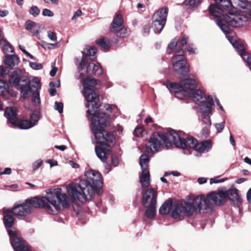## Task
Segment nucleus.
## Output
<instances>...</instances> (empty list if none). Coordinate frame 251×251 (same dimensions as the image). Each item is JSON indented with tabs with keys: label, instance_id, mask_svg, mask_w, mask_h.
<instances>
[{
	"label": "nucleus",
	"instance_id": "nucleus-11",
	"mask_svg": "<svg viewBox=\"0 0 251 251\" xmlns=\"http://www.w3.org/2000/svg\"><path fill=\"white\" fill-rule=\"evenodd\" d=\"M174 71L182 75H186L189 72V65L185 59L183 54L173 56L172 59Z\"/></svg>",
	"mask_w": 251,
	"mask_h": 251
},
{
	"label": "nucleus",
	"instance_id": "nucleus-59",
	"mask_svg": "<svg viewBox=\"0 0 251 251\" xmlns=\"http://www.w3.org/2000/svg\"><path fill=\"white\" fill-rule=\"evenodd\" d=\"M11 173V170L10 168H6L3 172L1 174H7V175H9Z\"/></svg>",
	"mask_w": 251,
	"mask_h": 251
},
{
	"label": "nucleus",
	"instance_id": "nucleus-33",
	"mask_svg": "<svg viewBox=\"0 0 251 251\" xmlns=\"http://www.w3.org/2000/svg\"><path fill=\"white\" fill-rule=\"evenodd\" d=\"M34 126V124H33L32 122L27 120H22L20 122L18 121L17 126L20 129H26L31 128Z\"/></svg>",
	"mask_w": 251,
	"mask_h": 251
},
{
	"label": "nucleus",
	"instance_id": "nucleus-38",
	"mask_svg": "<svg viewBox=\"0 0 251 251\" xmlns=\"http://www.w3.org/2000/svg\"><path fill=\"white\" fill-rule=\"evenodd\" d=\"M40 119V115L38 112L34 111L30 115V122H32L34 126L37 124Z\"/></svg>",
	"mask_w": 251,
	"mask_h": 251
},
{
	"label": "nucleus",
	"instance_id": "nucleus-24",
	"mask_svg": "<svg viewBox=\"0 0 251 251\" xmlns=\"http://www.w3.org/2000/svg\"><path fill=\"white\" fill-rule=\"evenodd\" d=\"M150 175L148 170H142L140 182L142 187L147 188L150 184Z\"/></svg>",
	"mask_w": 251,
	"mask_h": 251
},
{
	"label": "nucleus",
	"instance_id": "nucleus-62",
	"mask_svg": "<svg viewBox=\"0 0 251 251\" xmlns=\"http://www.w3.org/2000/svg\"><path fill=\"white\" fill-rule=\"evenodd\" d=\"M70 164L71 165V166L73 167V168H78L79 167V165L78 164H77V163H75L74 161H70Z\"/></svg>",
	"mask_w": 251,
	"mask_h": 251
},
{
	"label": "nucleus",
	"instance_id": "nucleus-40",
	"mask_svg": "<svg viewBox=\"0 0 251 251\" xmlns=\"http://www.w3.org/2000/svg\"><path fill=\"white\" fill-rule=\"evenodd\" d=\"M3 51L5 53L13 52L14 49L9 43H6L3 46Z\"/></svg>",
	"mask_w": 251,
	"mask_h": 251
},
{
	"label": "nucleus",
	"instance_id": "nucleus-30",
	"mask_svg": "<svg viewBox=\"0 0 251 251\" xmlns=\"http://www.w3.org/2000/svg\"><path fill=\"white\" fill-rule=\"evenodd\" d=\"M166 23H162V22L158 20H153L152 21V27L153 31L155 33H160L163 30Z\"/></svg>",
	"mask_w": 251,
	"mask_h": 251
},
{
	"label": "nucleus",
	"instance_id": "nucleus-44",
	"mask_svg": "<svg viewBox=\"0 0 251 251\" xmlns=\"http://www.w3.org/2000/svg\"><path fill=\"white\" fill-rule=\"evenodd\" d=\"M224 124L225 122H223L220 123H216L214 125L218 132H221L222 131L225 127Z\"/></svg>",
	"mask_w": 251,
	"mask_h": 251
},
{
	"label": "nucleus",
	"instance_id": "nucleus-55",
	"mask_svg": "<svg viewBox=\"0 0 251 251\" xmlns=\"http://www.w3.org/2000/svg\"><path fill=\"white\" fill-rule=\"evenodd\" d=\"M207 179L204 177H200L198 179V182L200 184H202L206 182Z\"/></svg>",
	"mask_w": 251,
	"mask_h": 251
},
{
	"label": "nucleus",
	"instance_id": "nucleus-20",
	"mask_svg": "<svg viewBox=\"0 0 251 251\" xmlns=\"http://www.w3.org/2000/svg\"><path fill=\"white\" fill-rule=\"evenodd\" d=\"M11 210L15 216L20 217L30 213L32 208L30 205L26 204L25 203L23 204L15 205Z\"/></svg>",
	"mask_w": 251,
	"mask_h": 251
},
{
	"label": "nucleus",
	"instance_id": "nucleus-18",
	"mask_svg": "<svg viewBox=\"0 0 251 251\" xmlns=\"http://www.w3.org/2000/svg\"><path fill=\"white\" fill-rule=\"evenodd\" d=\"M170 93H174L175 97L178 99H182L184 96L183 87L179 83L176 82H170L165 84Z\"/></svg>",
	"mask_w": 251,
	"mask_h": 251
},
{
	"label": "nucleus",
	"instance_id": "nucleus-58",
	"mask_svg": "<svg viewBox=\"0 0 251 251\" xmlns=\"http://www.w3.org/2000/svg\"><path fill=\"white\" fill-rule=\"evenodd\" d=\"M55 148L56 149L60 150H61L62 151H64L66 149V147L65 145H60V146L56 145L55 146Z\"/></svg>",
	"mask_w": 251,
	"mask_h": 251
},
{
	"label": "nucleus",
	"instance_id": "nucleus-49",
	"mask_svg": "<svg viewBox=\"0 0 251 251\" xmlns=\"http://www.w3.org/2000/svg\"><path fill=\"white\" fill-rule=\"evenodd\" d=\"M8 74L7 70L2 66H0V76H3Z\"/></svg>",
	"mask_w": 251,
	"mask_h": 251
},
{
	"label": "nucleus",
	"instance_id": "nucleus-7",
	"mask_svg": "<svg viewBox=\"0 0 251 251\" xmlns=\"http://www.w3.org/2000/svg\"><path fill=\"white\" fill-rule=\"evenodd\" d=\"M61 191V188H57L53 190L51 194L46 197L41 199L36 197L27 199L25 200V203L36 208H45L49 213L54 214V212L49 203L54 207L56 211L61 209V206L64 208H68L70 206L68 197L65 193H62Z\"/></svg>",
	"mask_w": 251,
	"mask_h": 251
},
{
	"label": "nucleus",
	"instance_id": "nucleus-57",
	"mask_svg": "<svg viewBox=\"0 0 251 251\" xmlns=\"http://www.w3.org/2000/svg\"><path fill=\"white\" fill-rule=\"evenodd\" d=\"M8 12L7 10H0V16L1 17H4L7 16Z\"/></svg>",
	"mask_w": 251,
	"mask_h": 251
},
{
	"label": "nucleus",
	"instance_id": "nucleus-51",
	"mask_svg": "<svg viewBox=\"0 0 251 251\" xmlns=\"http://www.w3.org/2000/svg\"><path fill=\"white\" fill-rule=\"evenodd\" d=\"M82 11L81 10L78 9L75 12L73 16L72 17V20H74L76 19L78 17L82 15Z\"/></svg>",
	"mask_w": 251,
	"mask_h": 251
},
{
	"label": "nucleus",
	"instance_id": "nucleus-3",
	"mask_svg": "<svg viewBox=\"0 0 251 251\" xmlns=\"http://www.w3.org/2000/svg\"><path fill=\"white\" fill-rule=\"evenodd\" d=\"M217 7L210 5L209 10L210 14L215 17V21L221 29L226 35L227 38L233 47L237 50L243 60L247 63L251 71V55L245 50L243 44L236 36L230 32L228 25L238 27L244 25L247 21V18L240 14L229 12L230 7L227 10L226 7Z\"/></svg>",
	"mask_w": 251,
	"mask_h": 251
},
{
	"label": "nucleus",
	"instance_id": "nucleus-53",
	"mask_svg": "<svg viewBox=\"0 0 251 251\" xmlns=\"http://www.w3.org/2000/svg\"><path fill=\"white\" fill-rule=\"evenodd\" d=\"M46 162L47 163H49L50 164V167H54V166H56L58 165L57 164V161H54L53 162L50 159H48V160H46Z\"/></svg>",
	"mask_w": 251,
	"mask_h": 251
},
{
	"label": "nucleus",
	"instance_id": "nucleus-35",
	"mask_svg": "<svg viewBox=\"0 0 251 251\" xmlns=\"http://www.w3.org/2000/svg\"><path fill=\"white\" fill-rule=\"evenodd\" d=\"M50 88L49 90V92L51 96L55 95L56 93V91L54 88L55 87H59L60 85V81L58 80L56 82H54L52 81L50 82Z\"/></svg>",
	"mask_w": 251,
	"mask_h": 251
},
{
	"label": "nucleus",
	"instance_id": "nucleus-15",
	"mask_svg": "<svg viewBox=\"0 0 251 251\" xmlns=\"http://www.w3.org/2000/svg\"><path fill=\"white\" fill-rule=\"evenodd\" d=\"M217 4L220 8L226 7V9L233 7L236 9H247L249 5L248 0H216Z\"/></svg>",
	"mask_w": 251,
	"mask_h": 251
},
{
	"label": "nucleus",
	"instance_id": "nucleus-13",
	"mask_svg": "<svg viewBox=\"0 0 251 251\" xmlns=\"http://www.w3.org/2000/svg\"><path fill=\"white\" fill-rule=\"evenodd\" d=\"M79 69L81 70L86 69L88 74H93L98 75H101L103 73L102 69L99 63H98L96 64L93 62H88V60L85 56L82 57Z\"/></svg>",
	"mask_w": 251,
	"mask_h": 251
},
{
	"label": "nucleus",
	"instance_id": "nucleus-28",
	"mask_svg": "<svg viewBox=\"0 0 251 251\" xmlns=\"http://www.w3.org/2000/svg\"><path fill=\"white\" fill-rule=\"evenodd\" d=\"M172 206V201L171 200H167L159 208V213L163 215L168 214L170 212Z\"/></svg>",
	"mask_w": 251,
	"mask_h": 251
},
{
	"label": "nucleus",
	"instance_id": "nucleus-60",
	"mask_svg": "<svg viewBox=\"0 0 251 251\" xmlns=\"http://www.w3.org/2000/svg\"><path fill=\"white\" fill-rule=\"evenodd\" d=\"M247 179L246 178H240L236 180V182L238 184L242 183L245 181H246Z\"/></svg>",
	"mask_w": 251,
	"mask_h": 251
},
{
	"label": "nucleus",
	"instance_id": "nucleus-10",
	"mask_svg": "<svg viewBox=\"0 0 251 251\" xmlns=\"http://www.w3.org/2000/svg\"><path fill=\"white\" fill-rule=\"evenodd\" d=\"M11 244L15 251H31L26 242L20 237L17 232L13 229H7Z\"/></svg>",
	"mask_w": 251,
	"mask_h": 251
},
{
	"label": "nucleus",
	"instance_id": "nucleus-46",
	"mask_svg": "<svg viewBox=\"0 0 251 251\" xmlns=\"http://www.w3.org/2000/svg\"><path fill=\"white\" fill-rule=\"evenodd\" d=\"M186 50L190 53L196 54V49L194 48V45L193 44H189L187 46L186 48Z\"/></svg>",
	"mask_w": 251,
	"mask_h": 251
},
{
	"label": "nucleus",
	"instance_id": "nucleus-50",
	"mask_svg": "<svg viewBox=\"0 0 251 251\" xmlns=\"http://www.w3.org/2000/svg\"><path fill=\"white\" fill-rule=\"evenodd\" d=\"M112 158V163L113 166H117L119 164V159L116 156L112 155L111 156Z\"/></svg>",
	"mask_w": 251,
	"mask_h": 251
},
{
	"label": "nucleus",
	"instance_id": "nucleus-23",
	"mask_svg": "<svg viewBox=\"0 0 251 251\" xmlns=\"http://www.w3.org/2000/svg\"><path fill=\"white\" fill-rule=\"evenodd\" d=\"M25 28L34 35L38 37L39 35V29L41 25L31 20L27 21L25 23Z\"/></svg>",
	"mask_w": 251,
	"mask_h": 251
},
{
	"label": "nucleus",
	"instance_id": "nucleus-1",
	"mask_svg": "<svg viewBox=\"0 0 251 251\" xmlns=\"http://www.w3.org/2000/svg\"><path fill=\"white\" fill-rule=\"evenodd\" d=\"M228 198L235 206H239L242 199L236 189L229 190L226 192H211L206 197L200 196L190 199L184 203H176L174 205L171 212L172 217L177 220H181L184 217H190L195 211L200 212L202 209L211 208L213 204L220 205Z\"/></svg>",
	"mask_w": 251,
	"mask_h": 251
},
{
	"label": "nucleus",
	"instance_id": "nucleus-22",
	"mask_svg": "<svg viewBox=\"0 0 251 251\" xmlns=\"http://www.w3.org/2000/svg\"><path fill=\"white\" fill-rule=\"evenodd\" d=\"M180 84L183 87L184 93L193 91L197 87V82L195 79L186 78L180 80Z\"/></svg>",
	"mask_w": 251,
	"mask_h": 251
},
{
	"label": "nucleus",
	"instance_id": "nucleus-4",
	"mask_svg": "<svg viewBox=\"0 0 251 251\" xmlns=\"http://www.w3.org/2000/svg\"><path fill=\"white\" fill-rule=\"evenodd\" d=\"M103 185L100 174L97 171L88 170L85 172L84 178L80 179L78 184H72L67 187V192L73 201L81 203L91 199L96 193H99Z\"/></svg>",
	"mask_w": 251,
	"mask_h": 251
},
{
	"label": "nucleus",
	"instance_id": "nucleus-9",
	"mask_svg": "<svg viewBox=\"0 0 251 251\" xmlns=\"http://www.w3.org/2000/svg\"><path fill=\"white\" fill-rule=\"evenodd\" d=\"M190 97L199 106V111L201 113H211L212 107L214 105L212 98L208 96L206 97L204 93L201 90L198 89L190 94Z\"/></svg>",
	"mask_w": 251,
	"mask_h": 251
},
{
	"label": "nucleus",
	"instance_id": "nucleus-43",
	"mask_svg": "<svg viewBox=\"0 0 251 251\" xmlns=\"http://www.w3.org/2000/svg\"><path fill=\"white\" fill-rule=\"evenodd\" d=\"M29 65L31 68L36 70H40L43 68V65L37 62H29Z\"/></svg>",
	"mask_w": 251,
	"mask_h": 251
},
{
	"label": "nucleus",
	"instance_id": "nucleus-45",
	"mask_svg": "<svg viewBox=\"0 0 251 251\" xmlns=\"http://www.w3.org/2000/svg\"><path fill=\"white\" fill-rule=\"evenodd\" d=\"M48 37L49 38L53 41L56 42L57 41V37L55 33L52 31H48Z\"/></svg>",
	"mask_w": 251,
	"mask_h": 251
},
{
	"label": "nucleus",
	"instance_id": "nucleus-14",
	"mask_svg": "<svg viewBox=\"0 0 251 251\" xmlns=\"http://www.w3.org/2000/svg\"><path fill=\"white\" fill-rule=\"evenodd\" d=\"M187 41L188 37L185 36H184L180 41L176 38L172 39L170 43L168 45L167 49V53L171 54L174 51L175 52V55L183 54L184 51L182 48L187 44Z\"/></svg>",
	"mask_w": 251,
	"mask_h": 251
},
{
	"label": "nucleus",
	"instance_id": "nucleus-61",
	"mask_svg": "<svg viewBox=\"0 0 251 251\" xmlns=\"http://www.w3.org/2000/svg\"><path fill=\"white\" fill-rule=\"evenodd\" d=\"M150 26L148 25H145L144 27V32L146 34H149L150 32Z\"/></svg>",
	"mask_w": 251,
	"mask_h": 251
},
{
	"label": "nucleus",
	"instance_id": "nucleus-31",
	"mask_svg": "<svg viewBox=\"0 0 251 251\" xmlns=\"http://www.w3.org/2000/svg\"><path fill=\"white\" fill-rule=\"evenodd\" d=\"M8 85L6 81L0 80V95L3 97H5L7 94H9L8 89Z\"/></svg>",
	"mask_w": 251,
	"mask_h": 251
},
{
	"label": "nucleus",
	"instance_id": "nucleus-2",
	"mask_svg": "<svg viewBox=\"0 0 251 251\" xmlns=\"http://www.w3.org/2000/svg\"><path fill=\"white\" fill-rule=\"evenodd\" d=\"M173 143L177 148L184 150L193 149L195 151V155L197 156L208 152L212 146L209 140L199 143L192 137H184L182 132L171 130L170 133H153L146 146L145 151L148 153H154L158 151L161 147L169 149L173 147Z\"/></svg>",
	"mask_w": 251,
	"mask_h": 251
},
{
	"label": "nucleus",
	"instance_id": "nucleus-36",
	"mask_svg": "<svg viewBox=\"0 0 251 251\" xmlns=\"http://www.w3.org/2000/svg\"><path fill=\"white\" fill-rule=\"evenodd\" d=\"M96 52L97 49L95 47H88L86 48V52L85 54H83L82 57L85 56L87 58L88 62H89L88 57L94 56Z\"/></svg>",
	"mask_w": 251,
	"mask_h": 251
},
{
	"label": "nucleus",
	"instance_id": "nucleus-17",
	"mask_svg": "<svg viewBox=\"0 0 251 251\" xmlns=\"http://www.w3.org/2000/svg\"><path fill=\"white\" fill-rule=\"evenodd\" d=\"M4 116L7 119V123L11 127H16L18 124L17 110L15 107L6 108Z\"/></svg>",
	"mask_w": 251,
	"mask_h": 251
},
{
	"label": "nucleus",
	"instance_id": "nucleus-32",
	"mask_svg": "<svg viewBox=\"0 0 251 251\" xmlns=\"http://www.w3.org/2000/svg\"><path fill=\"white\" fill-rule=\"evenodd\" d=\"M149 162V156L147 154H142L140 157V165L141 170H148Z\"/></svg>",
	"mask_w": 251,
	"mask_h": 251
},
{
	"label": "nucleus",
	"instance_id": "nucleus-54",
	"mask_svg": "<svg viewBox=\"0 0 251 251\" xmlns=\"http://www.w3.org/2000/svg\"><path fill=\"white\" fill-rule=\"evenodd\" d=\"M57 71V68L55 67H52V69L50 71V75L51 76H54Z\"/></svg>",
	"mask_w": 251,
	"mask_h": 251
},
{
	"label": "nucleus",
	"instance_id": "nucleus-26",
	"mask_svg": "<svg viewBox=\"0 0 251 251\" xmlns=\"http://www.w3.org/2000/svg\"><path fill=\"white\" fill-rule=\"evenodd\" d=\"M4 61L7 67L11 68L16 65H18L20 60L19 58L15 55H7L5 56Z\"/></svg>",
	"mask_w": 251,
	"mask_h": 251
},
{
	"label": "nucleus",
	"instance_id": "nucleus-27",
	"mask_svg": "<svg viewBox=\"0 0 251 251\" xmlns=\"http://www.w3.org/2000/svg\"><path fill=\"white\" fill-rule=\"evenodd\" d=\"M201 2L202 0H185L182 4L186 9L194 10L200 6Z\"/></svg>",
	"mask_w": 251,
	"mask_h": 251
},
{
	"label": "nucleus",
	"instance_id": "nucleus-6",
	"mask_svg": "<svg viewBox=\"0 0 251 251\" xmlns=\"http://www.w3.org/2000/svg\"><path fill=\"white\" fill-rule=\"evenodd\" d=\"M84 85L83 94L87 101V116L89 119L92 117H103L104 115H107L115 112L117 110V107L115 105H110L105 104L104 106L106 112H98V109L100 106L99 103V97L95 90L99 88L100 85L96 79L87 77L83 80Z\"/></svg>",
	"mask_w": 251,
	"mask_h": 251
},
{
	"label": "nucleus",
	"instance_id": "nucleus-16",
	"mask_svg": "<svg viewBox=\"0 0 251 251\" xmlns=\"http://www.w3.org/2000/svg\"><path fill=\"white\" fill-rule=\"evenodd\" d=\"M157 193L153 189L147 190L143 194L142 204L144 206L156 205Z\"/></svg>",
	"mask_w": 251,
	"mask_h": 251
},
{
	"label": "nucleus",
	"instance_id": "nucleus-21",
	"mask_svg": "<svg viewBox=\"0 0 251 251\" xmlns=\"http://www.w3.org/2000/svg\"><path fill=\"white\" fill-rule=\"evenodd\" d=\"M168 13V8L161 7L159 8L153 15L152 20H158L162 23H166Z\"/></svg>",
	"mask_w": 251,
	"mask_h": 251
},
{
	"label": "nucleus",
	"instance_id": "nucleus-56",
	"mask_svg": "<svg viewBox=\"0 0 251 251\" xmlns=\"http://www.w3.org/2000/svg\"><path fill=\"white\" fill-rule=\"evenodd\" d=\"M247 198L248 201L251 202V188L248 190L247 193Z\"/></svg>",
	"mask_w": 251,
	"mask_h": 251
},
{
	"label": "nucleus",
	"instance_id": "nucleus-48",
	"mask_svg": "<svg viewBox=\"0 0 251 251\" xmlns=\"http://www.w3.org/2000/svg\"><path fill=\"white\" fill-rule=\"evenodd\" d=\"M43 161L41 159L38 160L34 162L32 164V168L33 170L38 169L42 164Z\"/></svg>",
	"mask_w": 251,
	"mask_h": 251
},
{
	"label": "nucleus",
	"instance_id": "nucleus-52",
	"mask_svg": "<svg viewBox=\"0 0 251 251\" xmlns=\"http://www.w3.org/2000/svg\"><path fill=\"white\" fill-rule=\"evenodd\" d=\"M224 181V179H218L216 178H212L210 179V183L211 184L214 183H218L220 182H223Z\"/></svg>",
	"mask_w": 251,
	"mask_h": 251
},
{
	"label": "nucleus",
	"instance_id": "nucleus-8",
	"mask_svg": "<svg viewBox=\"0 0 251 251\" xmlns=\"http://www.w3.org/2000/svg\"><path fill=\"white\" fill-rule=\"evenodd\" d=\"M9 83L11 86L20 91L21 97L23 99H26L30 96L31 82L25 77L22 76L20 70L15 71L10 75Z\"/></svg>",
	"mask_w": 251,
	"mask_h": 251
},
{
	"label": "nucleus",
	"instance_id": "nucleus-12",
	"mask_svg": "<svg viewBox=\"0 0 251 251\" xmlns=\"http://www.w3.org/2000/svg\"><path fill=\"white\" fill-rule=\"evenodd\" d=\"M123 19L122 16L118 14L113 19L111 25V32L116 33L117 36L122 38L126 37L128 35L127 29L123 26Z\"/></svg>",
	"mask_w": 251,
	"mask_h": 251
},
{
	"label": "nucleus",
	"instance_id": "nucleus-37",
	"mask_svg": "<svg viewBox=\"0 0 251 251\" xmlns=\"http://www.w3.org/2000/svg\"><path fill=\"white\" fill-rule=\"evenodd\" d=\"M212 112V111H211ZM202 113V122L207 126H210L211 125V122L210 120V116L208 115V114H211V113Z\"/></svg>",
	"mask_w": 251,
	"mask_h": 251
},
{
	"label": "nucleus",
	"instance_id": "nucleus-5",
	"mask_svg": "<svg viewBox=\"0 0 251 251\" xmlns=\"http://www.w3.org/2000/svg\"><path fill=\"white\" fill-rule=\"evenodd\" d=\"M109 116L104 115L103 117H92L91 128L95 137V151L97 157L102 162H105L107 155L110 153V146L109 144L112 143L114 140L113 136L108 133L105 127L109 123Z\"/></svg>",
	"mask_w": 251,
	"mask_h": 251
},
{
	"label": "nucleus",
	"instance_id": "nucleus-39",
	"mask_svg": "<svg viewBox=\"0 0 251 251\" xmlns=\"http://www.w3.org/2000/svg\"><path fill=\"white\" fill-rule=\"evenodd\" d=\"M40 12V9L37 6H32L29 10V13L34 17H37Z\"/></svg>",
	"mask_w": 251,
	"mask_h": 251
},
{
	"label": "nucleus",
	"instance_id": "nucleus-41",
	"mask_svg": "<svg viewBox=\"0 0 251 251\" xmlns=\"http://www.w3.org/2000/svg\"><path fill=\"white\" fill-rule=\"evenodd\" d=\"M54 109L58 111L59 113H62L63 111V104L61 102L55 101L54 103Z\"/></svg>",
	"mask_w": 251,
	"mask_h": 251
},
{
	"label": "nucleus",
	"instance_id": "nucleus-34",
	"mask_svg": "<svg viewBox=\"0 0 251 251\" xmlns=\"http://www.w3.org/2000/svg\"><path fill=\"white\" fill-rule=\"evenodd\" d=\"M96 43L101 49L107 50L110 47L109 40L107 38L102 37L96 40Z\"/></svg>",
	"mask_w": 251,
	"mask_h": 251
},
{
	"label": "nucleus",
	"instance_id": "nucleus-42",
	"mask_svg": "<svg viewBox=\"0 0 251 251\" xmlns=\"http://www.w3.org/2000/svg\"><path fill=\"white\" fill-rule=\"evenodd\" d=\"M144 130L142 127H137L134 131V135L137 137H142L143 136Z\"/></svg>",
	"mask_w": 251,
	"mask_h": 251
},
{
	"label": "nucleus",
	"instance_id": "nucleus-29",
	"mask_svg": "<svg viewBox=\"0 0 251 251\" xmlns=\"http://www.w3.org/2000/svg\"><path fill=\"white\" fill-rule=\"evenodd\" d=\"M147 207L145 211V216L150 219H153L156 215V205H147L145 206Z\"/></svg>",
	"mask_w": 251,
	"mask_h": 251
},
{
	"label": "nucleus",
	"instance_id": "nucleus-19",
	"mask_svg": "<svg viewBox=\"0 0 251 251\" xmlns=\"http://www.w3.org/2000/svg\"><path fill=\"white\" fill-rule=\"evenodd\" d=\"M32 94V102L35 105H38L40 103V99L38 90L41 88V83L39 81L32 80L30 84Z\"/></svg>",
	"mask_w": 251,
	"mask_h": 251
},
{
	"label": "nucleus",
	"instance_id": "nucleus-47",
	"mask_svg": "<svg viewBox=\"0 0 251 251\" xmlns=\"http://www.w3.org/2000/svg\"><path fill=\"white\" fill-rule=\"evenodd\" d=\"M42 15L44 16L53 17L54 14L50 10L45 8L43 10Z\"/></svg>",
	"mask_w": 251,
	"mask_h": 251
},
{
	"label": "nucleus",
	"instance_id": "nucleus-64",
	"mask_svg": "<svg viewBox=\"0 0 251 251\" xmlns=\"http://www.w3.org/2000/svg\"><path fill=\"white\" fill-rule=\"evenodd\" d=\"M244 161L247 164L251 165V159L248 157H246L244 158Z\"/></svg>",
	"mask_w": 251,
	"mask_h": 251
},
{
	"label": "nucleus",
	"instance_id": "nucleus-25",
	"mask_svg": "<svg viewBox=\"0 0 251 251\" xmlns=\"http://www.w3.org/2000/svg\"><path fill=\"white\" fill-rule=\"evenodd\" d=\"M13 213L11 210L8 209L4 212L3 223L7 228L11 227L14 224Z\"/></svg>",
	"mask_w": 251,
	"mask_h": 251
},
{
	"label": "nucleus",
	"instance_id": "nucleus-63",
	"mask_svg": "<svg viewBox=\"0 0 251 251\" xmlns=\"http://www.w3.org/2000/svg\"><path fill=\"white\" fill-rule=\"evenodd\" d=\"M229 140H230V142L231 144V145L233 146H234L235 145V142L232 135H230Z\"/></svg>",
	"mask_w": 251,
	"mask_h": 251
}]
</instances>
